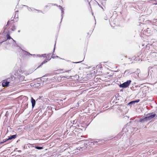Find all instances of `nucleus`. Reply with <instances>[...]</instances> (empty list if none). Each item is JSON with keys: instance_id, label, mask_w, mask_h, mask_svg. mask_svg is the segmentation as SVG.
<instances>
[{"instance_id": "f257e3e1", "label": "nucleus", "mask_w": 157, "mask_h": 157, "mask_svg": "<svg viewBox=\"0 0 157 157\" xmlns=\"http://www.w3.org/2000/svg\"><path fill=\"white\" fill-rule=\"evenodd\" d=\"M155 116V114H148L147 117H145L142 119H140V120L139 121L140 122H143L144 121H150V120L154 117Z\"/></svg>"}, {"instance_id": "f03ea898", "label": "nucleus", "mask_w": 157, "mask_h": 157, "mask_svg": "<svg viewBox=\"0 0 157 157\" xmlns=\"http://www.w3.org/2000/svg\"><path fill=\"white\" fill-rule=\"evenodd\" d=\"M131 81V80H128L127 82H124L123 84L120 85L119 86L120 87L123 88H125L128 87L130 84Z\"/></svg>"}, {"instance_id": "7ed1b4c3", "label": "nucleus", "mask_w": 157, "mask_h": 157, "mask_svg": "<svg viewBox=\"0 0 157 157\" xmlns=\"http://www.w3.org/2000/svg\"><path fill=\"white\" fill-rule=\"evenodd\" d=\"M101 144L100 141H94V142H92L90 143V144L91 146H96L97 145Z\"/></svg>"}, {"instance_id": "20e7f679", "label": "nucleus", "mask_w": 157, "mask_h": 157, "mask_svg": "<svg viewBox=\"0 0 157 157\" xmlns=\"http://www.w3.org/2000/svg\"><path fill=\"white\" fill-rule=\"evenodd\" d=\"M152 31L149 28H147L146 30H144V32L145 35L150 34L152 33Z\"/></svg>"}, {"instance_id": "39448f33", "label": "nucleus", "mask_w": 157, "mask_h": 157, "mask_svg": "<svg viewBox=\"0 0 157 157\" xmlns=\"http://www.w3.org/2000/svg\"><path fill=\"white\" fill-rule=\"evenodd\" d=\"M9 83V82L7 81L6 80H4L2 83V86L3 87L8 86Z\"/></svg>"}, {"instance_id": "423d86ee", "label": "nucleus", "mask_w": 157, "mask_h": 157, "mask_svg": "<svg viewBox=\"0 0 157 157\" xmlns=\"http://www.w3.org/2000/svg\"><path fill=\"white\" fill-rule=\"evenodd\" d=\"M35 101L33 98H31V103L32 104V106L33 108L35 106Z\"/></svg>"}, {"instance_id": "0eeeda50", "label": "nucleus", "mask_w": 157, "mask_h": 157, "mask_svg": "<svg viewBox=\"0 0 157 157\" xmlns=\"http://www.w3.org/2000/svg\"><path fill=\"white\" fill-rule=\"evenodd\" d=\"M7 40H10V39H11V41L12 42V41H13V42H16L14 40L13 38H11V37L10 36V35H7Z\"/></svg>"}, {"instance_id": "6e6552de", "label": "nucleus", "mask_w": 157, "mask_h": 157, "mask_svg": "<svg viewBox=\"0 0 157 157\" xmlns=\"http://www.w3.org/2000/svg\"><path fill=\"white\" fill-rule=\"evenodd\" d=\"M16 135H12L11 136L9 137V138L8 139H7V140H6L5 142L6 141H7L8 140H11L13 139H14L15 138H16Z\"/></svg>"}, {"instance_id": "1a4fd4ad", "label": "nucleus", "mask_w": 157, "mask_h": 157, "mask_svg": "<svg viewBox=\"0 0 157 157\" xmlns=\"http://www.w3.org/2000/svg\"><path fill=\"white\" fill-rule=\"evenodd\" d=\"M49 60V59H46L44 61H43L42 62V63H41V64L40 66L38 67H40V66H41V65H42L43 64L45 63H46V62H47Z\"/></svg>"}, {"instance_id": "9d476101", "label": "nucleus", "mask_w": 157, "mask_h": 157, "mask_svg": "<svg viewBox=\"0 0 157 157\" xmlns=\"http://www.w3.org/2000/svg\"><path fill=\"white\" fill-rule=\"evenodd\" d=\"M59 7L60 9L61 10L62 14V15L64 13V11L63 10V8H62V7L61 6H59Z\"/></svg>"}, {"instance_id": "9b49d317", "label": "nucleus", "mask_w": 157, "mask_h": 157, "mask_svg": "<svg viewBox=\"0 0 157 157\" xmlns=\"http://www.w3.org/2000/svg\"><path fill=\"white\" fill-rule=\"evenodd\" d=\"M35 148L37 149H43V147H38V146H37V147H35Z\"/></svg>"}, {"instance_id": "f8f14e48", "label": "nucleus", "mask_w": 157, "mask_h": 157, "mask_svg": "<svg viewBox=\"0 0 157 157\" xmlns=\"http://www.w3.org/2000/svg\"><path fill=\"white\" fill-rule=\"evenodd\" d=\"M46 55L45 54H43L42 55V56L43 57H45L46 56Z\"/></svg>"}, {"instance_id": "ddd939ff", "label": "nucleus", "mask_w": 157, "mask_h": 157, "mask_svg": "<svg viewBox=\"0 0 157 157\" xmlns=\"http://www.w3.org/2000/svg\"><path fill=\"white\" fill-rule=\"evenodd\" d=\"M56 43H55V46H54V50L55 49V45H56Z\"/></svg>"}, {"instance_id": "4468645a", "label": "nucleus", "mask_w": 157, "mask_h": 157, "mask_svg": "<svg viewBox=\"0 0 157 157\" xmlns=\"http://www.w3.org/2000/svg\"><path fill=\"white\" fill-rule=\"evenodd\" d=\"M69 71H66V72H68Z\"/></svg>"}, {"instance_id": "2eb2a0df", "label": "nucleus", "mask_w": 157, "mask_h": 157, "mask_svg": "<svg viewBox=\"0 0 157 157\" xmlns=\"http://www.w3.org/2000/svg\"><path fill=\"white\" fill-rule=\"evenodd\" d=\"M4 142H1V143H3Z\"/></svg>"}, {"instance_id": "dca6fc26", "label": "nucleus", "mask_w": 157, "mask_h": 157, "mask_svg": "<svg viewBox=\"0 0 157 157\" xmlns=\"http://www.w3.org/2000/svg\"><path fill=\"white\" fill-rule=\"evenodd\" d=\"M40 11H40V10H38V12H40Z\"/></svg>"}, {"instance_id": "f3484780", "label": "nucleus", "mask_w": 157, "mask_h": 157, "mask_svg": "<svg viewBox=\"0 0 157 157\" xmlns=\"http://www.w3.org/2000/svg\"><path fill=\"white\" fill-rule=\"evenodd\" d=\"M4 41H2L1 43H2V42H3Z\"/></svg>"}, {"instance_id": "a211bd4d", "label": "nucleus", "mask_w": 157, "mask_h": 157, "mask_svg": "<svg viewBox=\"0 0 157 157\" xmlns=\"http://www.w3.org/2000/svg\"><path fill=\"white\" fill-rule=\"evenodd\" d=\"M132 102H130V103H132Z\"/></svg>"}, {"instance_id": "6ab92c4d", "label": "nucleus", "mask_w": 157, "mask_h": 157, "mask_svg": "<svg viewBox=\"0 0 157 157\" xmlns=\"http://www.w3.org/2000/svg\"><path fill=\"white\" fill-rule=\"evenodd\" d=\"M79 62H76V63H78Z\"/></svg>"}, {"instance_id": "aec40b11", "label": "nucleus", "mask_w": 157, "mask_h": 157, "mask_svg": "<svg viewBox=\"0 0 157 157\" xmlns=\"http://www.w3.org/2000/svg\"><path fill=\"white\" fill-rule=\"evenodd\" d=\"M52 58H54V57L53 56H52Z\"/></svg>"}, {"instance_id": "412c9836", "label": "nucleus", "mask_w": 157, "mask_h": 157, "mask_svg": "<svg viewBox=\"0 0 157 157\" xmlns=\"http://www.w3.org/2000/svg\"><path fill=\"white\" fill-rule=\"evenodd\" d=\"M18 32H19L20 31H18Z\"/></svg>"}]
</instances>
